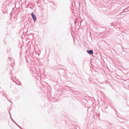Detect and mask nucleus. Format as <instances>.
<instances>
[{
  "instance_id": "f257e3e1",
  "label": "nucleus",
  "mask_w": 129,
  "mask_h": 129,
  "mask_svg": "<svg viewBox=\"0 0 129 129\" xmlns=\"http://www.w3.org/2000/svg\"><path fill=\"white\" fill-rule=\"evenodd\" d=\"M31 16L32 17V19L34 22H36V20H37V17H36V16L35 15V14H34L33 12L31 13Z\"/></svg>"
},
{
  "instance_id": "f03ea898",
  "label": "nucleus",
  "mask_w": 129,
  "mask_h": 129,
  "mask_svg": "<svg viewBox=\"0 0 129 129\" xmlns=\"http://www.w3.org/2000/svg\"><path fill=\"white\" fill-rule=\"evenodd\" d=\"M87 53H88V54H93V50H87Z\"/></svg>"
}]
</instances>
